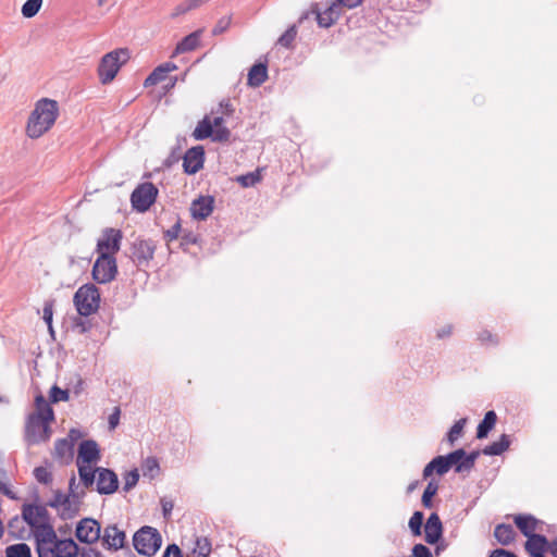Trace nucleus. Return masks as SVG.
Instances as JSON below:
<instances>
[{
    "label": "nucleus",
    "mask_w": 557,
    "mask_h": 557,
    "mask_svg": "<svg viewBox=\"0 0 557 557\" xmlns=\"http://www.w3.org/2000/svg\"><path fill=\"white\" fill-rule=\"evenodd\" d=\"M54 420V412L42 395L35 397V409L25 423V441L28 445H37L49 441L51 436L50 423Z\"/></svg>",
    "instance_id": "obj_1"
},
{
    "label": "nucleus",
    "mask_w": 557,
    "mask_h": 557,
    "mask_svg": "<svg viewBox=\"0 0 557 557\" xmlns=\"http://www.w3.org/2000/svg\"><path fill=\"white\" fill-rule=\"evenodd\" d=\"M59 116V106L55 100L42 98L35 103L26 123V135L30 139H38L54 125Z\"/></svg>",
    "instance_id": "obj_2"
},
{
    "label": "nucleus",
    "mask_w": 557,
    "mask_h": 557,
    "mask_svg": "<svg viewBox=\"0 0 557 557\" xmlns=\"http://www.w3.org/2000/svg\"><path fill=\"white\" fill-rule=\"evenodd\" d=\"M100 460L98 444L92 440L83 441L78 447L76 465L79 480L85 488H92L96 471L92 465Z\"/></svg>",
    "instance_id": "obj_3"
},
{
    "label": "nucleus",
    "mask_w": 557,
    "mask_h": 557,
    "mask_svg": "<svg viewBox=\"0 0 557 557\" xmlns=\"http://www.w3.org/2000/svg\"><path fill=\"white\" fill-rule=\"evenodd\" d=\"M73 302L81 315L89 317L96 313L100 307V292L91 283L84 284L74 294Z\"/></svg>",
    "instance_id": "obj_4"
},
{
    "label": "nucleus",
    "mask_w": 557,
    "mask_h": 557,
    "mask_svg": "<svg viewBox=\"0 0 557 557\" xmlns=\"http://www.w3.org/2000/svg\"><path fill=\"white\" fill-rule=\"evenodd\" d=\"M128 60L127 49H116L104 54L98 66V75L101 84L111 83L121 66Z\"/></svg>",
    "instance_id": "obj_5"
},
{
    "label": "nucleus",
    "mask_w": 557,
    "mask_h": 557,
    "mask_svg": "<svg viewBox=\"0 0 557 557\" xmlns=\"http://www.w3.org/2000/svg\"><path fill=\"white\" fill-rule=\"evenodd\" d=\"M162 543L159 531L152 527L145 525L140 528L133 536L135 549L146 556L154 555Z\"/></svg>",
    "instance_id": "obj_6"
},
{
    "label": "nucleus",
    "mask_w": 557,
    "mask_h": 557,
    "mask_svg": "<svg viewBox=\"0 0 557 557\" xmlns=\"http://www.w3.org/2000/svg\"><path fill=\"white\" fill-rule=\"evenodd\" d=\"M158 188L149 182L139 184L131 195L133 208L138 212H146L154 203Z\"/></svg>",
    "instance_id": "obj_7"
},
{
    "label": "nucleus",
    "mask_w": 557,
    "mask_h": 557,
    "mask_svg": "<svg viewBox=\"0 0 557 557\" xmlns=\"http://www.w3.org/2000/svg\"><path fill=\"white\" fill-rule=\"evenodd\" d=\"M117 274L116 259L106 255L98 256L96 259L91 275L98 284H107L112 282Z\"/></svg>",
    "instance_id": "obj_8"
},
{
    "label": "nucleus",
    "mask_w": 557,
    "mask_h": 557,
    "mask_svg": "<svg viewBox=\"0 0 557 557\" xmlns=\"http://www.w3.org/2000/svg\"><path fill=\"white\" fill-rule=\"evenodd\" d=\"M123 235L120 230L106 228L97 240L96 252L98 256H108L115 258L114 255L120 250Z\"/></svg>",
    "instance_id": "obj_9"
},
{
    "label": "nucleus",
    "mask_w": 557,
    "mask_h": 557,
    "mask_svg": "<svg viewBox=\"0 0 557 557\" xmlns=\"http://www.w3.org/2000/svg\"><path fill=\"white\" fill-rule=\"evenodd\" d=\"M37 553L39 557H48L51 554V546L58 539L53 527L50 524V521L42 527H38L33 530Z\"/></svg>",
    "instance_id": "obj_10"
},
{
    "label": "nucleus",
    "mask_w": 557,
    "mask_h": 557,
    "mask_svg": "<svg viewBox=\"0 0 557 557\" xmlns=\"http://www.w3.org/2000/svg\"><path fill=\"white\" fill-rule=\"evenodd\" d=\"M96 491L101 495H111L119 488V479L114 471L107 468H95Z\"/></svg>",
    "instance_id": "obj_11"
},
{
    "label": "nucleus",
    "mask_w": 557,
    "mask_h": 557,
    "mask_svg": "<svg viewBox=\"0 0 557 557\" xmlns=\"http://www.w3.org/2000/svg\"><path fill=\"white\" fill-rule=\"evenodd\" d=\"M70 493L67 495L69 503L61 505L59 508L60 515L63 519L74 517L78 511V506L82 498L85 496L84 488L79 490L75 476H72L69 484Z\"/></svg>",
    "instance_id": "obj_12"
},
{
    "label": "nucleus",
    "mask_w": 557,
    "mask_h": 557,
    "mask_svg": "<svg viewBox=\"0 0 557 557\" xmlns=\"http://www.w3.org/2000/svg\"><path fill=\"white\" fill-rule=\"evenodd\" d=\"M478 456V451H472L470 455H467L462 448L444 455L448 463V468L450 469L451 467H455V471L458 473L468 471L473 468Z\"/></svg>",
    "instance_id": "obj_13"
},
{
    "label": "nucleus",
    "mask_w": 557,
    "mask_h": 557,
    "mask_svg": "<svg viewBox=\"0 0 557 557\" xmlns=\"http://www.w3.org/2000/svg\"><path fill=\"white\" fill-rule=\"evenodd\" d=\"M75 534L81 542L92 544L100 539L101 528L95 519L85 518L77 524Z\"/></svg>",
    "instance_id": "obj_14"
},
{
    "label": "nucleus",
    "mask_w": 557,
    "mask_h": 557,
    "mask_svg": "<svg viewBox=\"0 0 557 557\" xmlns=\"http://www.w3.org/2000/svg\"><path fill=\"white\" fill-rule=\"evenodd\" d=\"M23 519L32 528V530L42 527L50 521L48 510L39 505H25L22 510Z\"/></svg>",
    "instance_id": "obj_15"
},
{
    "label": "nucleus",
    "mask_w": 557,
    "mask_h": 557,
    "mask_svg": "<svg viewBox=\"0 0 557 557\" xmlns=\"http://www.w3.org/2000/svg\"><path fill=\"white\" fill-rule=\"evenodd\" d=\"M311 13L315 15V20L320 27L327 28L332 26L341 15V8L333 2L323 12L320 11L319 4H313Z\"/></svg>",
    "instance_id": "obj_16"
},
{
    "label": "nucleus",
    "mask_w": 557,
    "mask_h": 557,
    "mask_svg": "<svg viewBox=\"0 0 557 557\" xmlns=\"http://www.w3.org/2000/svg\"><path fill=\"white\" fill-rule=\"evenodd\" d=\"M205 151L203 148L193 147L188 149L183 159L184 171L188 174L197 173L203 165Z\"/></svg>",
    "instance_id": "obj_17"
},
{
    "label": "nucleus",
    "mask_w": 557,
    "mask_h": 557,
    "mask_svg": "<svg viewBox=\"0 0 557 557\" xmlns=\"http://www.w3.org/2000/svg\"><path fill=\"white\" fill-rule=\"evenodd\" d=\"M125 532L119 529L115 524H111L104 528L102 534V544L108 549L117 550L125 544Z\"/></svg>",
    "instance_id": "obj_18"
},
{
    "label": "nucleus",
    "mask_w": 557,
    "mask_h": 557,
    "mask_svg": "<svg viewBox=\"0 0 557 557\" xmlns=\"http://www.w3.org/2000/svg\"><path fill=\"white\" fill-rule=\"evenodd\" d=\"M443 524L437 513L433 512L424 525V539L429 544H435L442 537Z\"/></svg>",
    "instance_id": "obj_19"
},
{
    "label": "nucleus",
    "mask_w": 557,
    "mask_h": 557,
    "mask_svg": "<svg viewBox=\"0 0 557 557\" xmlns=\"http://www.w3.org/2000/svg\"><path fill=\"white\" fill-rule=\"evenodd\" d=\"M214 200L210 196H201L195 199L190 206V213L196 220L207 219L213 211Z\"/></svg>",
    "instance_id": "obj_20"
},
{
    "label": "nucleus",
    "mask_w": 557,
    "mask_h": 557,
    "mask_svg": "<svg viewBox=\"0 0 557 557\" xmlns=\"http://www.w3.org/2000/svg\"><path fill=\"white\" fill-rule=\"evenodd\" d=\"M51 549L48 557H75L78 554V546L72 539H57Z\"/></svg>",
    "instance_id": "obj_21"
},
{
    "label": "nucleus",
    "mask_w": 557,
    "mask_h": 557,
    "mask_svg": "<svg viewBox=\"0 0 557 557\" xmlns=\"http://www.w3.org/2000/svg\"><path fill=\"white\" fill-rule=\"evenodd\" d=\"M154 255V245L150 240H136L133 244V257L138 264L148 263Z\"/></svg>",
    "instance_id": "obj_22"
},
{
    "label": "nucleus",
    "mask_w": 557,
    "mask_h": 557,
    "mask_svg": "<svg viewBox=\"0 0 557 557\" xmlns=\"http://www.w3.org/2000/svg\"><path fill=\"white\" fill-rule=\"evenodd\" d=\"M176 69H177L176 64H174L172 62H165V63L159 65L145 79L144 86L150 87V86H154V85L163 82L166 78L168 74L170 72L175 71Z\"/></svg>",
    "instance_id": "obj_23"
},
{
    "label": "nucleus",
    "mask_w": 557,
    "mask_h": 557,
    "mask_svg": "<svg viewBox=\"0 0 557 557\" xmlns=\"http://www.w3.org/2000/svg\"><path fill=\"white\" fill-rule=\"evenodd\" d=\"M549 548V544L543 535H532L528 537L525 543V550L531 557L544 556V553Z\"/></svg>",
    "instance_id": "obj_24"
},
{
    "label": "nucleus",
    "mask_w": 557,
    "mask_h": 557,
    "mask_svg": "<svg viewBox=\"0 0 557 557\" xmlns=\"http://www.w3.org/2000/svg\"><path fill=\"white\" fill-rule=\"evenodd\" d=\"M515 523L521 533L529 537L535 535L534 532L539 529L541 521L531 515H517L515 517Z\"/></svg>",
    "instance_id": "obj_25"
},
{
    "label": "nucleus",
    "mask_w": 557,
    "mask_h": 557,
    "mask_svg": "<svg viewBox=\"0 0 557 557\" xmlns=\"http://www.w3.org/2000/svg\"><path fill=\"white\" fill-rule=\"evenodd\" d=\"M201 33H202V30L199 29V30H196V32L187 35L186 37H184L176 45V48H175L172 57L195 50L199 45Z\"/></svg>",
    "instance_id": "obj_26"
},
{
    "label": "nucleus",
    "mask_w": 557,
    "mask_h": 557,
    "mask_svg": "<svg viewBox=\"0 0 557 557\" xmlns=\"http://www.w3.org/2000/svg\"><path fill=\"white\" fill-rule=\"evenodd\" d=\"M71 440L62 438L58 440L54 444V455L60 459H65L72 456L73 451V440L78 436L76 430L70 431Z\"/></svg>",
    "instance_id": "obj_27"
},
{
    "label": "nucleus",
    "mask_w": 557,
    "mask_h": 557,
    "mask_svg": "<svg viewBox=\"0 0 557 557\" xmlns=\"http://www.w3.org/2000/svg\"><path fill=\"white\" fill-rule=\"evenodd\" d=\"M449 471L448 463L443 455L433 458L423 469V478L431 476L434 472L444 475Z\"/></svg>",
    "instance_id": "obj_28"
},
{
    "label": "nucleus",
    "mask_w": 557,
    "mask_h": 557,
    "mask_svg": "<svg viewBox=\"0 0 557 557\" xmlns=\"http://www.w3.org/2000/svg\"><path fill=\"white\" fill-rule=\"evenodd\" d=\"M268 78L267 66L262 63L252 65L248 72V85L250 87L261 86Z\"/></svg>",
    "instance_id": "obj_29"
},
{
    "label": "nucleus",
    "mask_w": 557,
    "mask_h": 557,
    "mask_svg": "<svg viewBox=\"0 0 557 557\" xmlns=\"http://www.w3.org/2000/svg\"><path fill=\"white\" fill-rule=\"evenodd\" d=\"M193 136L197 140H203L206 138L211 137L214 141V132L212 128L211 117L205 116L196 126Z\"/></svg>",
    "instance_id": "obj_30"
},
{
    "label": "nucleus",
    "mask_w": 557,
    "mask_h": 557,
    "mask_svg": "<svg viewBox=\"0 0 557 557\" xmlns=\"http://www.w3.org/2000/svg\"><path fill=\"white\" fill-rule=\"evenodd\" d=\"M515 530L510 524H498L494 530V536L502 545H509L515 540Z\"/></svg>",
    "instance_id": "obj_31"
},
{
    "label": "nucleus",
    "mask_w": 557,
    "mask_h": 557,
    "mask_svg": "<svg viewBox=\"0 0 557 557\" xmlns=\"http://www.w3.org/2000/svg\"><path fill=\"white\" fill-rule=\"evenodd\" d=\"M509 445V437L506 434H503L498 441L485 446L483 454L486 456H498L507 450Z\"/></svg>",
    "instance_id": "obj_32"
},
{
    "label": "nucleus",
    "mask_w": 557,
    "mask_h": 557,
    "mask_svg": "<svg viewBox=\"0 0 557 557\" xmlns=\"http://www.w3.org/2000/svg\"><path fill=\"white\" fill-rule=\"evenodd\" d=\"M497 416L494 411H487L484 419L480 422L476 430L478 438H485L488 432L495 426Z\"/></svg>",
    "instance_id": "obj_33"
},
{
    "label": "nucleus",
    "mask_w": 557,
    "mask_h": 557,
    "mask_svg": "<svg viewBox=\"0 0 557 557\" xmlns=\"http://www.w3.org/2000/svg\"><path fill=\"white\" fill-rule=\"evenodd\" d=\"M211 553V543L207 537H197L194 547L186 557H208Z\"/></svg>",
    "instance_id": "obj_34"
},
{
    "label": "nucleus",
    "mask_w": 557,
    "mask_h": 557,
    "mask_svg": "<svg viewBox=\"0 0 557 557\" xmlns=\"http://www.w3.org/2000/svg\"><path fill=\"white\" fill-rule=\"evenodd\" d=\"M223 116H213L211 119L214 141H227L231 136V132L223 125Z\"/></svg>",
    "instance_id": "obj_35"
},
{
    "label": "nucleus",
    "mask_w": 557,
    "mask_h": 557,
    "mask_svg": "<svg viewBox=\"0 0 557 557\" xmlns=\"http://www.w3.org/2000/svg\"><path fill=\"white\" fill-rule=\"evenodd\" d=\"M5 557H32L30 547L25 543L10 545L5 548Z\"/></svg>",
    "instance_id": "obj_36"
},
{
    "label": "nucleus",
    "mask_w": 557,
    "mask_h": 557,
    "mask_svg": "<svg viewBox=\"0 0 557 557\" xmlns=\"http://www.w3.org/2000/svg\"><path fill=\"white\" fill-rule=\"evenodd\" d=\"M143 474L153 479L160 471L159 462L154 457H148L141 465Z\"/></svg>",
    "instance_id": "obj_37"
},
{
    "label": "nucleus",
    "mask_w": 557,
    "mask_h": 557,
    "mask_svg": "<svg viewBox=\"0 0 557 557\" xmlns=\"http://www.w3.org/2000/svg\"><path fill=\"white\" fill-rule=\"evenodd\" d=\"M438 491V484L436 481L434 480H431L424 492H423V495H422V505L425 507V508H431L433 506V503H432V498L433 496L437 493Z\"/></svg>",
    "instance_id": "obj_38"
},
{
    "label": "nucleus",
    "mask_w": 557,
    "mask_h": 557,
    "mask_svg": "<svg viewBox=\"0 0 557 557\" xmlns=\"http://www.w3.org/2000/svg\"><path fill=\"white\" fill-rule=\"evenodd\" d=\"M42 5V0H27L22 7V15L26 18L35 16Z\"/></svg>",
    "instance_id": "obj_39"
},
{
    "label": "nucleus",
    "mask_w": 557,
    "mask_h": 557,
    "mask_svg": "<svg viewBox=\"0 0 557 557\" xmlns=\"http://www.w3.org/2000/svg\"><path fill=\"white\" fill-rule=\"evenodd\" d=\"M54 300H46L42 308V319L46 322L49 333L53 335L52 318H53Z\"/></svg>",
    "instance_id": "obj_40"
},
{
    "label": "nucleus",
    "mask_w": 557,
    "mask_h": 557,
    "mask_svg": "<svg viewBox=\"0 0 557 557\" xmlns=\"http://www.w3.org/2000/svg\"><path fill=\"white\" fill-rule=\"evenodd\" d=\"M260 180H261V174H260L259 170H257L255 172L247 173L245 175H240L237 177V182L243 187L255 186L257 183L260 182Z\"/></svg>",
    "instance_id": "obj_41"
},
{
    "label": "nucleus",
    "mask_w": 557,
    "mask_h": 557,
    "mask_svg": "<svg viewBox=\"0 0 557 557\" xmlns=\"http://www.w3.org/2000/svg\"><path fill=\"white\" fill-rule=\"evenodd\" d=\"M409 528L414 536L421 535V529L423 524V513L421 511H416L409 519Z\"/></svg>",
    "instance_id": "obj_42"
},
{
    "label": "nucleus",
    "mask_w": 557,
    "mask_h": 557,
    "mask_svg": "<svg viewBox=\"0 0 557 557\" xmlns=\"http://www.w3.org/2000/svg\"><path fill=\"white\" fill-rule=\"evenodd\" d=\"M297 35L296 26L293 25L277 39V44L282 47L289 48Z\"/></svg>",
    "instance_id": "obj_43"
},
{
    "label": "nucleus",
    "mask_w": 557,
    "mask_h": 557,
    "mask_svg": "<svg viewBox=\"0 0 557 557\" xmlns=\"http://www.w3.org/2000/svg\"><path fill=\"white\" fill-rule=\"evenodd\" d=\"M467 420L463 418V419H460L458 420L457 422H455V424L450 428L448 434H447V440L448 442L453 445L457 440L458 437L461 435L462 433V430H463V426L466 424Z\"/></svg>",
    "instance_id": "obj_44"
},
{
    "label": "nucleus",
    "mask_w": 557,
    "mask_h": 557,
    "mask_svg": "<svg viewBox=\"0 0 557 557\" xmlns=\"http://www.w3.org/2000/svg\"><path fill=\"white\" fill-rule=\"evenodd\" d=\"M34 475L39 483L48 485L52 482V474L46 467L35 468Z\"/></svg>",
    "instance_id": "obj_45"
},
{
    "label": "nucleus",
    "mask_w": 557,
    "mask_h": 557,
    "mask_svg": "<svg viewBox=\"0 0 557 557\" xmlns=\"http://www.w3.org/2000/svg\"><path fill=\"white\" fill-rule=\"evenodd\" d=\"M138 480H139V473H138L137 469H134V470L127 472L124 475L123 490L125 492L131 491L133 487L136 486V484L138 483Z\"/></svg>",
    "instance_id": "obj_46"
},
{
    "label": "nucleus",
    "mask_w": 557,
    "mask_h": 557,
    "mask_svg": "<svg viewBox=\"0 0 557 557\" xmlns=\"http://www.w3.org/2000/svg\"><path fill=\"white\" fill-rule=\"evenodd\" d=\"M50 398L52 403L66 401L69 399V392L54 385L50 389Z\"/></svg>",
    "instance_id": "obj_47"
},
{
    "label": "nucleus",
    "mask_w": 557,
    "mask_h": 557,
    "mask_svg": "<svg viewBox=\"0 0 557 557\" xmlns=\"http://www.w3.org/2000/svg\"><path fill=\"white\" fill-rule=\"evenodd\" d=\"M231 22H232L231 16H223L222 18H220L218 21V23L213 27L212 34L216 36V35L224 33L230 27Z\"/></svg>",
    "instance_id": "obj_48"
},
{
    "label": "nucleus",
    "mask_w": 557,
    "mask_h": 557,
    "mask_svg": "<svg viewBox=\"0 0 557 557\" xmlns=\"http://www.w3.org/2000/svg\"><path fill=\"white\" fill-rule=\"evenodd\" d=\"M191 10H193V9H191L190 4L188 3V1H187V0H185V1L181 2L180 4H177V5L174 8V10H173V12H172L171 16H172L173 18H175V17H177V16H180V15H183V14H185V13H187V12L191 11Z\"/></svg>",
    "instance_id": "obj_49"
},
{
    "label": "nucleus",
    "mask_w": 557,
    "mask_h": 557,
    "mask_svg": "<svg viewBox=\"0 0 557 557\" xmlns=\"http://www.w3.org/2000/svg\"><path fill=\"white\" fill-rule=\"evenodd\" d=\"M412 557H432V554L425 545L416 544L412 548Z\"/></svg>",
    "instance_id": "obj_50"
},
{
    "label": "nucleus",
    "mask_w": 557,
    "mask_h": 557,
    "mask_svg": "<svg viewBox=\"0 0 557 557\" xmlns=\"http://www.w3.org/2000/svg\"><path fill=\"white\" fill-rule=\"evenodd\" d=\"M160 503H161L162 512H163L164 518H166V519L170 518L172 510L174 508L173 500H171L166 497H163V498H161Z\"/></svg>",
    "instance_id": "obj_51"
},
{
    "label": "nucleus",
    "mask_w": 557,
    "mask_h": 557,
    "mask_svg": "<svg viewBox=\"0 0 557 557\" xmlns=\"http://www.w3.org/2000/svg\"><path fill=\"white\" fill-rule=\"evenodd\" d=\"M69 503V497L61 494V493H57L53 497V499L49 503V505L53 508H57L59 510V508L61 507V505H64Z\"/></svg>",
    "instance_id": "obj_52"
},
{
    "label": "nucleus",
    "mask_w": 557,
    "mask_h": 557,
    "mask_svg": "<svg viewBox=\"0 0 557 557\" xmlns=\"http://www.w3.org/2000/svg\"><path fill=\"white\" fill-rule=\"evenodd\" d=\"M181 224L177 222L171 228L165 232V238L169 242L175 240L180 236Z\"/></svg>",
    "instance_id": "obj_53"
},
{
    "label": "nucleus",
    "mask_w": 557,
    "mask_h": 557,
    "mask_svg": "<svg viewBox=\"0 0 557 557\" xmlns=\"http://www.w3.org/2000/svg\"><path fill=\"white\" fill-rule=\"evenodd\" d=\"M120 414H121V410L119 407H115L113 412L109 416V429L110 430H114L117 425H119V422H120Z\"/></svg>",
    "instance_id": "obj_54"
},
{
    "label": "nucleus",
    "mask_w": 557,
    "mask_h": 557,
    "mask_svg": "<svg viewBox=\"0 0 557 557\" xmlns=\"http://www.w3.org/2000/svg\"><path fill=\"white\" fill-rule=\"evenodd\" d=\"M0 492H2L4 495L9 496L10 498H15L14 494L11 492V490L8 487L7 483L4 482V472L0 469Z\"/></svg>",
    "instance_id": "obj_55"
},
{
    "label": "nucleus",
    "mask_w": 557,
    "mask_h": 557,
    "mask_svg": "<svg viewBox=\"0 0 557 557\" xmlns=\"http://www.w3.org/2000/svg\"><path fill=\"white\" fill-rule=\"evenodd\" d=\"M362 0H336L335 3L338 4V7H344L347 9H355L358 5H360Z\"/></svg>",
    "instance_id": "obj_56"
},
{
    "label": "nucleus",
    "mask_w": 557,
    "mask_h": 557,
    "mask_svg": "<svg viewBox=\"0 0 557 557\" xmlns=\"http://www.w3.org/2000/svg\"><path fill=\"white\" fill-rule=\"evenodd\" d=\"M490 557H516V555L511 552L498 548L493 550Z\"/></svg>",
    "instance_id": "obj_57"
},
{
    "label": "nucleus",
    "mask_w": 557,
    "mask_h": 557,
    "mask_svg": "<svg viewBox=\"0 0 557 557\" xmlns=\"http://www.w3.org/2000/svg\"><path fill=\"white\" fill-rule=\"evenodd\" d=\"M82 557H103L98 550L88 547L84 548L81 553Z\"/></svg>",
    "instance_id": "obj_58"
},
{
    "label": "nucleus",
    "mask_w": 557,
    "mask_h": 557,
    "mask_svg": "<svg viewBox=\"0 0 557 557\" xmlns=\"http://www.w3.org/2000/svg\"><path fill=\"white\" fill-rule=\"evenodd\" d=\"M480 339L483 343H487V342H491L493 344L496 343V341L493 339V335L487 331H484L480 334Z\"/></svg>",
    "instance_id": "obj_59"
},
{
    "label": "nucleus",
    "mask_w": 557,
    "mask_h": 557,
    "mask_svg": "<svg viewBox=\"0 0 557 557\" xmlns=\"http://www.w3.org/2000/svg\"><path fill=\"white\" fill-rule=\"evenodd\" d=\"M450 333H451V326H450V325H448V326H445V327L441 329V330L437 332V337L443 338V337H445V336L450 335Z\"/></svg>",
    "instance_id": "obj_60"
},
{
    "label": "nucleus",
    "mask_w": 557,
    "mask_h": 557,
    "mask_svg": "<svg viewBox=\"0 0 557 557\" xmlns=\"http://www.w3.org/2000/svg\"><path fill=\"white\" fill-rule=\"evenodd\" d=\"M187 1L190 4L191 9L195 10V9L203 5L205 3H207L209 0H187Z\"/></svg>",
    "instance_id": "obj_61"
},
{
    "label": "nucleus",
    "mask_w": 557,
    "mask_h": 557,
    "mask_svg": "<svg viewBox=\"0 0 557 557\" xmlns=\"http://www.w3.org/2000/svg\"><path fill=\"white\" fill-rule=\"evenodd\" d=\"M548 550L554 557H557V539L549 544Z\"/></svg>",
    "instance_id": "obj_62"
},
{
    "label": "nucleus",
    "mask_w": 557,
    "mask_h": 557,
    "mask_svg": "<svg viewBox=\"0 0 557 557\" xmlns=\"http://www.w3.org/2000/svg\"><path fill=\"white\" fill-rule=\"evenodd\" d=\"M108 0H97L99 7H102L107 3Z\"/></svg>",
    "instance_id": "obj_63"
},
{
    "label": "nucleus",
    "mask_w": 557,
    "mask_h": 557,
    "mask_svg": "<svg viewBox=\"0 0 557 557\" xmlns=\"http://www.w3.org/2000/svg\"><path fill=\"white\" fill-rule=\"evenodd\" d=\"M309 15V13H305L304 15L300 16L299 18V22L301 23L305 18H307Z\"/></svg>",
    "instance_id": "obj_64"
}]
</instances>
